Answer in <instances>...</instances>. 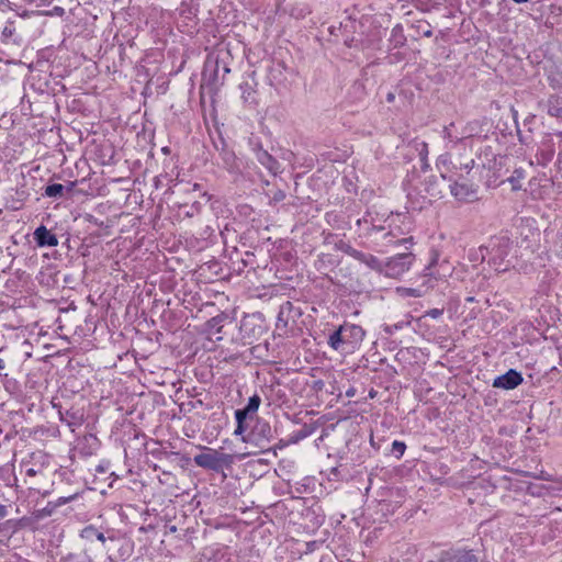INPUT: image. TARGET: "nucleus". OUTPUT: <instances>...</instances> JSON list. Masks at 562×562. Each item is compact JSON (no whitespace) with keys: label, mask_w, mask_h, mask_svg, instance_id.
<instances>
[{"label":"nucleus","mask_w":562,"mask_h":562,"mask_svg":"<svg viewBox=\"0 0 562 562\" xmlns=\"http://www.w3.org/2000/svg\"><path fill=\"white\" fill-rule=\"evenodd\" d=\"M366 331L361 326L345 323L328 336L327 344L335 351L351 353L360 346Z\"/></svg>","instance_id":"f257e3e1"},{"label":"nucleus","mask_w":562,"mask_h":562,"mask_svg":"<svg viewBox=\"0 0 562 562\" xmlns=\"http://www.w3.org/2000/svg\"><path fill=\"white\" fill-rule=\"evenodd\" d=\"M203 449L207 452L196 454L193 459L198 467L218 472L224 467L231 465L233 462V457L228 453L220 452L206 447H203Z\"/></svg>","instance_id":"f03ea898"},{"label":"nucleus","mask_w":562,"mask_h":562,"mask_svg":"<svg viewBox=\"0 0 562 562\" xmlns=\"http://www.w3.org/2000/svg\"><path fill=\"white\" fill-rule=\"evenodd\" d=\"M414 261L412 252L397 254L383 262V272L386 277L398 278L409 270Z\"/></svg>","instance_id":"7ed1b4c3"},{"label":"nucleus","mask_w":562,"mask_h":562,"mask_svg":"<svg viewBox=\"0 0 562 562\" xmlns=\"http://www.w3.org/2000/svg\"><path fill=\"white\" fill-rule=\"evenodd\" d=\"M231 72L227 64L218 57L214 60L207 59L203 71V81L212 86H221L225 76Z\"/></svg>","instance_id":"20e7f679"},{"label":"nucleus","mask_w":562,"mask_h":562,"mask_svg":"<svg viewBox=\"0 0 562 562\" xmlns=\"http://www.w3.org/2000/svg\"><path fill=\"white\" fill-rule=\"evenodd\" d=\"M439 562H480V558L471 549L457 548L442 551Z\"/></svg>","instance_id":"39448f33"},{"label":"nucleus","mask_w":562,"mask_h":562,"mask_svg":"<svg viewBox=\"0 0 562 562\" xmlns=\"http://www.w3.org/2000/svg\"><path fill=\"white\" fill-rule=\"evenodd\" d=\"M451 194L459 201L462 202H471L474 201L477 196V191L473 187V184H469L467 182H458L456 181L450 186Z\"/></svg>","instance_id":"423d86ee"},{"label":"nucleus","mask_w":562,"mask_h":562,"mask_svg":"<svg viewBox=\"0 0 562 562\" xmlns=\"http://www.w3.org/2000/svg\"><path fill=\"white\" fill-rule=\"evenodd\" d=\"M522 380L524 379L519 372L510 369L505 374L497 376L493 382V386L504 390H512L519 385Z\"/></svg>","instance_id":"0eeeda50"},{"label":"nucleus","mask_w":562,"mask_h":562,"mask_svg":"<svg viewBox=\"0 0 562 562\" xmlns=\"http://www.w3.org/2000/svg\"><path fill=\"white\" fill-rule=\"evenodd\" d=\"M33 235L34 240L40 247H55L58 245L56 235L50 233L44 225L38 226Z\"/></svg>","instance_id":"6e6552de"},{"label":"nucleus","mask_w":562,"mask_h":562,"mask_svg":"<svg viewBox=\"0 0 562 562\" xmlns=\"http://www.w3.org/2000/svg\"><path fill=\"white\" fill-rule=\"evenodd\" d=\"M256 159L270 173L276 176L280 171L279 161L272 157L267 150L258 149L256 153Z\"/></svg>","instance_id":"1a4fd4ad"},{"label":"nucleus","mask_w":562,"mask_h":562,"mask_svg":"<svg viewBox=\"0 0 562 562\" xmlns=\"http://www.w3.org/2000/svg\"><path fill=\"white\" fill-rule=\"evenodd\" d=\"M355 259L373 271L383 272V261L372 254L359 250Z\"/></svg>","instance_id":"9d476101"},{"label":"nucleus","mask_w":562,"mask_h":562,"mask_svg":"<svg viewBox=\"0 0 562 562\" xmlns=\"http://www.w3.org/2000/svg\"><path fill=\"white\" fill-rule=\"evenodd\" d=\"M252 435L256 439L270 442L273 438V431L270 424L266 420H257Z\"/></svg>","instance_id":"9b49d317"},{"label":"nucleus","mask_w":562,"mask_h":562,"mask_svg":"<svg viewBox=\"0 0 562 562\" xmlns=\"http://www.w3.org/2000/svg\"><path fill=\"white\" fill-rule=\"evenodd\" d=\"M77 496H78V494H72L67 497H59L55 502H48V504L43 509L40 510L38 516L40 517L50 516L57 507H60V506L67 504L68 502L74 501Z\"/></svg>","instance_id":"f8f14e48"},{"label":"nucleus","mask_w":562,"mask_h":562,"mask_svg":"<svg viewBox=\"0 0 562 562\" xmlns=\"http://www.w3.org/2000/svg\"><path fill=\"white\" fill-rule=\"evenodd\" d=\"M526 171L522 167L516 168L512 176L508 177L503 183L508 182L512 191H517L522 188V181L525 179Z\"/></svg>","instance_id":"ddd939ff"},{"label":"nucleus","mask_w":562,"mask_h":562,"mask_svg":"<svg viewBox=\"0 0 562 562\" xmlns=\"http://www.w3.org/2000/svg\"><path fill=\"white\" fill-rule=\"evenodd\" d=\"M398 233L395 231H389L383 234V238L386 239L390 244L394 245H413L414 238L412 236L398 238Z\"/></svg>","instance_id":"4468645a"},{"label":"nucleus","mask_w":562,"mask_h":562,"mask_svg":"<svg viewBox=\"0 0 562 562\" xmlns=\"http://www.w3.org/2000/svg\"><path fill=\"white\" fill-rule=\"evenodd\" d=\"M81 537L87 540H92L95 538L101 542H105V536L103 532L99 531L94 526H87L81 531Z\"/></svg>","instance_id":"2eb2a0df"},{"label":"nucleus","mask_w":562,"mask_h":562,"mask_svg":"<svg viewBox=\"0 0 562 562\" xmlns=\"http://www.w3.org/2000/svg\"><path fill=\"white\" fill-rule=\"evenodd\" d=\"M225 319L224 315H217L215 317H212L207 323V331L210 335H216L222 331L223 328V321Z\"/></svg>","instance_id":"dca6fc26"},{"label":"nucleus","mask_w":562,"mask_h":562,"mask_svg":"<svg viewBox=\"0 0 562 562\" xmlns=\"http://www.w3.org/2000/svg\"><path fill=\"white\" fill-rule=\"evenodd\" d=\"M66 187L60 183H52L45 188L44 195L47 198H61L64 195Z\"/></svg>","instance_id":"f3484780"},{"label":"nucleus","mask_w":562,"mask_h":562,"mask_svg":"<svg viewBox=\"0 0 562 562\" xmlns=\"http://www.w3.org/2000/svg\"><path fill=\"white\" fill-rule=\"evenodd\" d=\"M241 90V98L246 103L254 104L256 102L255 100V90L250 86L249 82H243L239 86Z\"/></svg>","instance_id":"a211bd4d"},{"label":"nucleus","mask_w":562,"mask_h":562,"mask_svg":"<svg viewBox=\"0 0 562 562\" xmlns=\"http://www.w3.org/2000/svg\"><path fill=\"white\" fill-rule=\"evenodd\" d=\"M221 155L224 167L229 171H234L237 168V159L235 154L229 150H224Z\"/></svg>","instance_id":"6ab92c4d"},{"label":"nucleus","mask_w":562,"mask_h":562,"mask_svg":"<svg viewBox=\"0 0 562 562\" xmlns=\"http://www.w3.org/2000/svg\"><path fill=\"white\" fill-rule=\"evenodd\" d=\"M60 420L65 422L69 427H76L81 424L80 417L77 416L76 413H71L67 411L65 414L59 412Z\"/></svg>","instance_id":"aec40b11"},{"label":"nucleus","mask_w":562,"mask_h":562,"mask_svg":"<svg viewBox=\"0 0 562 562\" xmlns=\"http://www.w3.org/2000/svg\"><path fill=\"white\" fill-rule=\"evenodd\" d=\"M260 403H261L260 396L257 394H254L252 396L249 397L248 404L246 405L245 408L241 409V412H245L247 415L254 414L258 411Z\"/></svg>","instance_id":"412c9836"},{"label":"nucleus","mask_w":562,"mask_h":562,"mask_svg":"<svg viewBox=\"0 0 562 562\" xmlns=\"http://www.w3.org/2000/svg\"><path fill=\"white\" fill-rule=\"evenodd\" d=\"M247 414L245 412H241V409L235 411V419L237 422V427L234 431L235 435H241L245 431L244 423L247 418Z\"/></svg>","instance_id":"4be33fe9"},{"label":"nucleus","mask_w":562,"mask_h":562,"mask_svg":"<svg viewBox=\"0 0 562 562\" xmlns=\"http://www.w3.org/2000/svg\"><path fill=\"white\" fill-rule=\"evenodd\" d=\"M337 248L345 252L346 255L352 257L353 259L356 258L357 254H358V249L353 248L351 245H349L348 243H345L342 240L339 241V244H337Z\"/></svg>","instance_id":"5701e85b"},{"label":"nucleus","mask_w":562,"mask_h":562,"mask_svg":"<svg viewBox=\"0 0 562 562\" xmlns=\"http://www.w3.org/2000/svg\"><path fill=\"white\" fill-rule=\"evenodd\" d=\"M64 562H93L92 559L87 554H68Z\"/></svg>","instance_id":"b1692460"},{"label":"nucleus","mask_w":562,"mask_h":562,"mask_svg":"<svg viewBox=\"0 0 562 562\" xmlns=\"http://www.w3.org/2000/svg\"><path fill=\"white\" fill-rule=\"evenodd\" d=\"M291 310H292L291 302L288 301L284 304H282L280 307L279 314H278V322H282L284 324V326H286V321L284 319V314H285V312H290Z\"/></svg>","instance_id":"393cba45"},{"label":"nucleus","mask_w":562,"mask_h":562,"mask_svg":"<svg viewBox=\"0 0 562 562\" xmlns=\"http://www.w3.org/2000/svg\"><path fill=\"white\" fill-rule=\"evenodd\" d=\"M405 449H406V446H405L404 442L397 441V440L393 441V443H392V451L394 453H396L397 458H401L404 454Z\"/></svg>","instance_id":"a878e982"},{"label":"nucleus","mask_w":562,"mask_h":562,"mask_svg":"<svg viewBox=\"0 0 562 562\" xmlns=\"http://www.w3.org/2000/svg\"><path fill=\"white\" fill-rule=\"evenodd\" d=\"M311 434H312V428L304 425V427L295 434V437L292 440V442H297L299 440L308 437Z\"/></svg>","instance_id":"bb28decb"},{"label":"nucleus","mask_w":562,"mask_h":562,"mask_svg":"<svg viewBox=\"0 0 562 562\" xmlns=\"http://www.w3.org/2000/svg\"><path fill=\"white\" fill-rule=\"evenodd\" d=\"M443 314L442 308H431L426 312V316H429L431 318H439Z\"/></svg>","instance_id":"cd10ccee"},{"label":"nucleus","mask_w":562,"mask_h":562,"mask_svg":"<svg viewBox=\"0 0 562 562\" xmlns=\"http://www.w3.org/2000/svg\"><path fill=\"white\" fill-rule=\"evenodd\" d=\"M285 199V192L282 191V190H277L274 193H273V201L274 202H281Z\"/></svg>","instance_id":"c85d7f7f"},{"label":"nucleus","mask_w":562,"mask_h":562,"mask_svg":"<svg viewBox=\"0 0 562 562\" xmlns=\"http://www.w3.org/2000/svg\"><path fill=\"white\" fill-rule=\"evenodd\" d=\"M479 252L481 255L482 260H485L486 255L490 254L488 247H480Z\"/></svg>","instance_id":"c756f323"},{"label":"nucleus","mask_w":562,"mask_h":562,"mask_svg":"<svg viewBox=\"0 0 562 562\" xmlns=\"http://www.w3.org/2000/svg\"><path fill=\"white\" fill-rule=\"evenodd\" d=\"M25 473L27 476H35L38 474V471L35 470L34 468H29Z\"/></svg>","instance_id":"7c9ffc66"},{"label":"nucleus","mask_w":562,"mask_h":562,"mask_svg":"<svg viewBox=\"0 0 562 562\" xmlns=\"http://www.w3.org/2000/svg\"><path fill=\"white\" fill-rule=\"evenodd\" d=\"M2 34L5 36H11L13 34V30L9 26H5Z\"/></svg>","instance_id":"2f4dec72"},{"label":"nucleus","mask_w":562,"mask_h":562,"mask_svg":"<svg viewBox=\"0 0 562 562\" xmlns=\"http://www.w3.org/2000/svg\"><path fill=\"white\" fill-rule=\"evenodd\" d=\"M7 515V507L0 504V518Z\"/></svg>","instance_id":"473e14b6"},{"label":"nucleus","mask_w":562,"mask_h":562,"mask_svg":"<svg viewBox=\"0 0 562 562\" xmlns=\"http://www.w3.org/2000/svg\"><path fill=\"white\" fill-rule=\"evenodd\" d=\"M437 258L432 259V261L430 262V265L426 268V270H428L429 272L427 274L431 276L432 272L430 271L431 270V266L435 265Z\"/></svg>","instance_id":"72a5a7b5"},{"label":"nucleus","mask_w":562,"mask_h":562,"mask_svg":"<svg viewBox=\"0 0 562 562\" xmlns=\"http://www.w3.org/2000/svg\"><path fill=\"white\" fill-rule=\"evenodd\" d=\"M5 368V362L3 359L0 358V370H3Z\"/></svg>","instance_id":"f704fd0d"},{"label":"nucleus","mask_w":562,"mask_h":562,"mask_svg":"<svg viewBox=\"0 0 562 562\" xmlns=\"http://www.w3.org/2000/svg\"><path fill=\"white\" fill-rule=\"evenodd\" d=\"M74 187H75V182H69V186L67 187V190L69 192L72 191Z\"/></svg>","instance_id":"c9c22d12"},{"label":"nucleus","mask_w":562,"mask_h":562,"mask_svg":"<svg viewBox=\"0 0 562 562\" xmlns=\"http://www.w3.org/2000/svg\"><path fill=\"white\" fill-rule=\"evenodd\" d=\"M386 99H387L389 102L393 101L394 100V94L393 93H389Z\"/></svg>","instance_id":"e433bc0d"},{"label":"nucleus","mask_w":562,"mask_h":562,"mask_svg":"<svg viewBox=\"0 0 562 562\" xmlns=\"http://www.w3.org/2000/svg\"><path fill=\"white\" fill-rule=\"evenodd\" d=\"M465 302H470V303H472V302H474V297H473V296H468V297L465 299Z\"/></svg>","instance_id":"4c0bfd02"},{"label":"nucleus","mask_w":562,"mask_h":562,"mask_svg":"<svg viewBox=\"0 0 562 562\" xmlns=\"http://www.w3.org/2000/svg\"><path fill=\"white\" fill-rule=\"evenodd\" d=\"M528 490H529V493H531L532 495H533V494H536V492L533 491V488H532V485H531V484H529Z\"/></svg>","instance_id":"58836bf2"},{"label":"nucleus","mask_w":562,"mask_h":562,"mask_svg":"<svg viewBox=\"0 0 562 562\" xmlns=\"http://www.w3.org/2000/svg\"><path fill=\"white\" fill-rule=\"evenodd\" d=\"M372 231H375V232H381V231H383V228H382V227H376V226H373Z\"/></svg>","instance_id":"ea45409f"},{"label":"nucleus","mask_w":562,"mask_h":562,"mask_svg":"<svg viewBox=\"0 0 562 562\" xmlns=\"http://www.w3.org/2000/svg\"><path fill=\"white\" fill-rule=\"evenodd\" d=\"M514 1L517 3H522V2H526L527 0H514Z\"/></svg>","instance_id":"a19ab883"},{"label":"nucleus","mask_w":562,"mask_h":562,"mask_svg":"<svg viewBox=\"0 0 562 562\" xmlns=\"http://www.w3.org/2000/svg\"><path fill=\"white\" fill-rule=\"evenodd\" d=\"M199 188H200V186L196 183L193 186V190H198Z\"/></svg>","instance_id":"79ce46f5"},{"label":"nucleus","mask_w":562,"mask_h":562,"mask_svg":"<svg viewBox=\"0 0 562 562\" xmlns=\"http://www.w3.org/2000/svg\"><path fill=\"white\" fill-rule=\"evenodd\" d=\"M187 216H193V213H191V211H188Z\"/></svg>","instance_id":"37998d69"}]
</instances>
